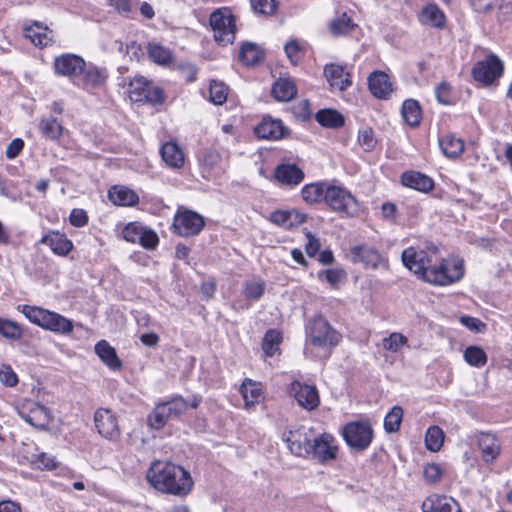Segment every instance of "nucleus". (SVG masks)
<instances>
[{
	"instance_id": "obj_1",
	"label": "nucleus",
	"mask_w": 512,
	"mask_h": 512,
	"mask_svg": "<svg viewBox=\"0 0 512 512\" xmlns=\"http://www.w3.org/2000/svg\"><path fill=\"white\" fill-rule=\"evenodd\" d=\"M146 477L158 491L179 497L187 496L194 485L189 471L169 461L153 462Z\"/></svg>"
},
{
	"instance_id": "obj_2",
	"label": "nucleus",
	"mask_w": 512,
	"mask_h": 512,
	"mask_svg": "<svg viewBox=\"0 0 512 512\" xmlns=\"http://www.w3.org/2000/svg\"><path fill=\"white\" fill-rule=\"evenodd\" d=\"M23 315L33 324L62 335L70 334L73 331V322L63 315L44 309L39 306H19Z\"/></svg>"
},
{
	"instance_id": "obj_3",
	"label": "nucleus",
	"mask_w": 512,
	"mask_h": 512,
	"mask_svg": "<svg viewBox=\"0 0 512 512\" xmlns=\"http://www.w3.org/2000/svg\"><path fill=\"white\" fill-rule=\"evenodd\" d=\"M340 341V334L322 316L314 317L306 329V342L330 352Z\"/></svg>"
},
{
	"instance_id": "obj_4",
	"label": "nucleus",
	"mask_w": 512,
	"mask_h": 512,
	"mask_svg": "<svg viewBox=\"0 0 512 512\" xmlns=\"http://www.w3.org/2000/svg\"><path fill=\"white\" fill-rule=\"evenodd\" d=\"M464 264L460 259L447 258L434 262L431 269L428 270L426 282L447 286L460 281L464 276Z\"/></svg>"
},
{
	"instance_id": "obj_5",
	"label": "nucleus",
	"mask_w": 512,
	"mask_h": 512,
	"mask_svg": "<svg viewBox=\"0 0 512 512\" xmlns=\"http://www.w3.org/2000/svg\"><path fill=\"white\" fill-rule=\"evenodd\" d=\"M324 202L332 211L347 217H353L359 211L357 199L343 186L329 183Z\"/></svg>"
},
{
	"instance_id": "obj_6",
	"label": "nucleus",
	"mask_w": 512,
	"mask_h": 512,
	"mask_svg": "<svg viewBox=\"0 0 512 512\" xmlns=\"http://www.w3.org/2000/svg\"><path fill=\"white\" fill-rule=\"evenodd\" d=\"M437 248L419 250L409 247L402 252V262L406 268L426 281L428 270L439 261Z\"/></svg>"
},
{
	"instance_id": "obj_7",
	"label": "nucleus",
	"mask_w": 512,
	"mask_h": 512,
	"mask_svg": "<svg viewBox=\"0 0 512 512\" xmlns=\"http://www.w3.org/2000/svg\"><path fill=\"white\" fill-rule=\"evenodd\" d=\"M346 444L353 450H366L373 440L371 424L365 420L348 422L342 430Z\"/></svg>"
},
{
	"instance_id": "obj_8",
	"label": "nucleus",
	"mask_w": 512,
	"mask_h": 512,
	"mask_svg": "<svg viewBox=\"0 0 512 512\" xmlns=\"http://www.w3.org/2000/svg\"><path fill=\"white\" fill-rule=\"evenodd\" d=\"M210 26L214 33V39L225 46L233 43L236 33L234 16L227 10H215L209 19Z\"/></svg>"
},
{
	"instance_id": "obj_9",
	"label": "nucleus",
	"mask_w": 512,
	"mask_h": 512,
	"mask_svg": "<svg viewBox=\"0 0 512 512\" xmlns=\"http://www.w3.org/2000/svg\"><path fill=\"white\" fill-rule=\"evenodd\" d=\"M504 72V64L495 54H489L478 61L472 68V76L475 81L489 86L495 83Z\"/></svg>"
},
{
	"instance_id": "obj_10",
	"label": "nucleus",
	"mask_w": 512,
	"mask_h": 512,
	"mask_svg": "<svg viewBox=\"0 0 512 512\" xmlns=\"http://www.w3.org/2000/svg\"><path fill=\"white\" fill-rule=\"evenodd\" d=\"M203 216L195 211L179 208L173 220V228L183 237L195 236L204 228Z\"/></svg>"
},
{
	"instance_id": "obj_11",
	"label": "nucleus",
	"mask_w": 512,
	"mask_h": 512,
	"mask_svg": "<svg viewBox=\"0 0 512 512\" xmlns=\"http://www.w3.org/2000/svg\"><path fill=\"white\" fill-rule=\"evenodd\" d=\"M283 441L286 442L291 453L296 456L306 457L311 453V431L304 426L285 432Z\"/></svg>"
},
{
	"instance_id": "obj_12",
	"label": "nucleus",
	"mask_w": 512,
	"mask_h": 512,
	"mask_svg": "<svg viewBox=\"0 0 512 512\" xmlns=\"http://www.w3.org/2000/svg\"><path fill=\"white\" fill-rule=\"evenodd\" d=\"M289 129L280 119L264 116L254 128V133L259 139L277 141L289 135Z\"/></svg>"
},
{
	"instance_id": "obj_13",
	"label": "nucleus",
	"mask_w": 512,
	"mask_h": 512,
	"mask_svg": "<svg viewBox=\"0 0 512 512\" xmlns=\"http://www.w3.org/2000/svg\"><path fill=\"white\" fill-rule=\"evenodd\" d=\"M94 423L102 437L109 440H117L120 437L118 421L111 410L99 408L94 414Z\"/></svg>"
},
{
	"instance_id": "obj_14",
	"label": "nucleus",
	"mask_w": 512,
	"mask_h": 512,
	"mask_svg": "<svg viewBox=\"0 0 512 512\" xmlns=\"http://www.w3.org/2000/svg\"><path fill=\"white\" fill-rule=\"evenodd\" d=\"M289 393L306 410H314L320 404L318 390L314 385L293 381L289 386Z\"/></svg>"
},
{
	"instance_id": "obj_15",
	"label": "nucleus",
	"mask_w": 512,
	"mask_h": 512,
	"mask_svg": "<svg viewBox=\"0 0 512 512\" xmlns=\"http://www.w3.org/2000/svg\"><path fill=\"white\" fill-rule=\"evenodd\" d=\"M85 61L75 54H63L54 60V71L56 74L66 77H74L83 73Z\"/></svg>"
},
{
	"instance_id": "obj_16",
	"label": "nucleus",
	"mask_w": 512,
	"mask_h": 512,
	"mask_svg": "<svg viewBox=\"0 0 512 512\" xmlns=\"http://www.w3.org/2000/svg\"><path fill=\"white\" fill-rule=\"evenodd\" d=\"M19 413L27 423L39 429L46 428L51 419L49 409L36 402H28Z\"/></svg>"
},
{
	"instance_id": "obj_17",
	"label": "nucleus",
	"mask_w": 512,
	"mask_h": 512,
	"mask_svg": "<svg viewBox=\"0 0 512 512\" xmlns=\"http://www.w3.org/2000/svg\"><path fill=\"white\" fill-rule=\"evenodd\" d=\"M311 448L310 454L320 462L336 458L337 446L334 444V438L330 434H323L314 438L311 443Z\"/></svg>"
},
{
	"instance_id": "obj_18",
	"label": "nucleus",
	"mask_w": 512,
	"mask_h": 512,
	"mask_svg": "<svg viewBox=\"0 0 512 512\" xmlns=\"http://www.w3.org/2000/svg\"><path fill=\"white\" fill-rule=\"evenodd\" d=\"M352 261L362 263L365 268L376 269L382 257L378 250L367 245H358L351 248Z\"/></svg>"
},
{
	"instance_id": "obj_19",
	"label": "nucleus",
	"mask_w": 512,
	"mask_h": 512,
	"mask_svg": "<svg viewBox=\"0 0 512 512\" xmlns=\"http://www.w3.org/2000/svg\"><path fill=\"white\" fill-rule=\"evenodd\" d=\"M423 512H461L459 504L451 497L433 495L422 503Z\"/></svg>"
},
{
	"instance_id": "obj_20",
	"label": "nucleus",
	"mask_w": 512,
	"mask_h": 512,
	"mask_svg": "<svg viewBox=\"0 0 512 512\" xmlns=\"http://www.w3.org/2000/svg\"><path fill=\"white\" fill-rule=\"evenodd\" d=\"M401 183L411 189L429 193L434 189V181L418 171H406L401 176Z\"/></svg>"
},
{
	"instance_id": "obj_21",
	"label": "nucleus",
	"mask_w": 512,
	"mask_h": 512,
	"mask_svg": "<svg viewBox=\"0 0 512 512\" xmlns=\"http://www.w3.org/2000/svg\"><path fill=\"white\" fill-rule=\"evenodd\" d=\"M40 243L48 245L53 253L59 256H66L73 249L72 241L58 231H51L44 235Z\"/></svg>"
},
{
	"instance_id": "obj_22",
	"label": "nucleus",
	"mask_w": 512,
	"mask_h": 512,
	"mask_svg": "<svg viewBox=\"0 0 512 512\" xmlns=\"http://www.w3.org/2000/svg\"><path fill=\"white\" fill-rule=\"evenodd\" d=\"M370 92L379 99H386L392 92V84L389 76L382 71H374L368 77Z\"/></svg>"
},
{
	"instance_id": "obj_23",
	"label": "nucleus",
	"mask_w": 512,
	"mask_h": 512,
	"mask_svg": "<svg viewBox=\"0 0 512 512\" xmlns=\"http://www.w3.org/2000/svg\"><path fill=\"white\" fill-rule=\"evenodd\" d=\"M478 446L481 450L482 459L486 463L493 462L500 454L501 445L495 435L490 433H480L478 436Z\"/></svg>"
},
{
	"instance_id": "obj_24",
	"label": "nucleus",
	"mask_w": 512,
	"mask_h": 512,
	"mask_svg": "<svg viewBox=\"0 0 512 512\" xmlns=\"http://www.w3.org/2000/svg\"><path fill=\"white\" fill-rule=\"evenodd\" d=\"M24 36L31 40L35 46L39 47H47L53 42L52 31L40 22H35L31 26L25 27Z\"/></svg>"
},
{
	"instance_id": "obj_25",
	"label": "nucleus",
	"mask_w": 512,
	"mask_h": 512,
	"mask_svg": "<svg viewBox=\"0 0 512 512\" xmlns=\"http://www.w3.org/2000/svg\"><path fill=\"white\" fill-rule=\"evenodd\" d=\"M304 177V172L295 164H281L275 169V178L282 184L296 186Z\"/></svg>"
},
{
	"instance_id": "obj_26",
	"label": "nucleus",
	"mask_w": 512,
	"mask_h": 512,
	"mask_svg": "<svg viewBox=\"0 0 512 512\" xmlns=\"http://www.w3.org/2000/svg\"><path fill=\"white\" fill-rule=\"evenodd\" d=\"M419 21L424 25L442 29L446 25V16L438 5L431 3L421 9Z\"/></svg>"
},
{
	"instance_id": "obj_27",
	"label": "nucleus",
	"mask_w": 512,
	"mask_h": 512,
	"mask_svg": "<svg viewBox=\"0 0 512 512\" xmlns=\"http://www.w3.org/2000/svg\"><path fill=\"white\" fill-rule=\"evenodd\" d=\"M324 75L330 86L340 91L346 90L351 85L349 75L345 76L344 68L336 64H328L324 68Z\"/></svg>"
},
{
	"instance_id": "obj_28",
	"label": "nucleus",
	"mask_w": 512,
	"mask_h": 512,
	"mask_svg": "<svg viewBox=\"0 0 512 512\" xmlns=\"http://www.w3.org/2000/svg\"><path fill=\"white\" fill-rule=\"evenodd\" d=\"M110 201L118 206H135L139 202L138 195L130 188L113 186L108 191Z\"/></svg>"
},
{
	"instance_id": "obj_29",
	"label": "nucleus",
	"mask_w": 512,
	"mask_h": 512,
	"mask_svg": "<svg viewBox=\"0 0 512 512\" xmlns=\"http://www.w3.org/2000/svg\"><path fill=\"white\" fill-rule=\"evenodd\" d=\"M240 393L243 397L246 408L258 404L263 398V389L261 383L253 381L249 378H246L242 382L240 386Z\"/></svg>"
},
{
	"instance_id": "obj_30",
	"label": "nucleus",
	"mask_w": 512,
	"mask_h": 512,
	"mask_svg": "<svg viewBox=\"0 0 512 512\" xmlns=\"http://www.w3.org/2000/svg\"><path fill=\"white\" fill-rule=\"evenodd\" d=\"M95 352L111 370H120L122 368V362L118 358L115 348L106 340H100L96 343Z\"/></svg>"
},
{
	"instance_id": "obj_31",
	"label": "nucleus",
	"mask_w": 512,
	"mask_h": 512,
	"mask_svg": "<svg viewBox=\"0 0 512 512\" xmlns=\"http://www.w3.org/2000/svg\"><path fill=\"white\" fill-rule=\"evenodd\" d=\"M328 184V182H315L304 185L301 189L302 199L310 205L324 202Z\"/></svg>"
},
{
	"instance_id": "obj_32",
	"label": "nucleus",
	"mask_w": 512,
	"mask_h": 512,
	"mask_svg": "<svg viewBox=\"0 0 512 512\" xmlns=\"http://www.w3.org/2000/svg\"><path fill=\"white\" fill-rule=\"evenodd\" d=\"M163 161L172 168H180L184 164V154L174 142H166L160 149Z\"/></svg>"
},
{
	"instance_id": "obj_33",
	"label": "nucleus",
	"mask_w": 512,
	"mask_h": 512,
	"mask_svg": "<svg viewBox=\"0 0 512 512\" xmlns=\"http://www.w3.org/2000/svg\"><path fill=\"white\" fill-rule=\"evenodd\" d=\"M272 94L278 101H290L297 94L296 84L289 78H280L274 83Z\"/></svg>"
},
{
	"instance_id": "obj_34",
	"label": "nucleus",
	"mask_w": 512,
	"mask_h": 512,
	"mask_svg": "<svg viewBox=\"0 0 512 512\" xmlns=\"http://www.w3.org/2000/svg\"><path fill=\"white\" fill-rule=\"evenodd\" d=\"M147 53L151 61L161 66H169L173 61V53L169 48L155 42L148 43Z\"/></svg>"
},
{
	"instance_id": "obj_35",
	"label": "nucleus",
	"mask_w": 512,
	"mask_h": 512,
	"mask_svg": "<svg viewBox=\"0 0 512 512\" xmlns=\"http://www.w3.org/2000/svg\"><path fill=\"white\" fill-rule=\"evenodd\" d=\"M39 130L49 140H58L63 133V126L55 117H43L39 121Z\"/></svg>"
},
{
	"instance_id": "obj_36",
	"label": "nucleus",
	"mask_w": 512,
	"mask_h": 512,
	"mask_svg": "<svg viewBox=\"0 0 512 512\" xmlns=\"http://www.w3.org/2000/svg\"><path fill=\"white\" fill-rule=\"evenodd\" d=\"M439 146L443 154L449 158L458 157L464 150V142L454 135L443 136L439 140Z\"/></svg>"
},
{
	"instance_id": "obj_37",
	"label": "nucleus",
	"mask_w": 512,
	"mask_h": 512,
	"mask_svg": "<svg viewBox=\"0 0 512 512\" xmlns=\"http://www.w3.org/2000/svg\"><path fill=\"white\" fill-rule=\"evenodd\" d=\"M240 60L247 66L255 65L263 60L264 52L254 43H244L239 53Z\"/></svg>"
},
{
	"instance_id": "obj_38",
	"label": "nucleus",
	"mask_w": 512,
	"mask_h": 512,
	"mask_svg": "<svg viewBox=\"0 0 512 512\" xmlns=\"http://www.w3.org/2000/svg\"><path fill=\"white\" fill-rule=\"evenodd\" d=\"M316 121L329 128H339L344 125V117L336 110L322 109L315 115Z\"/></svg>"
},
{
	"instance_id": "obj_39",
	"label": "nucleus",
	"mask_w": 512,
	"mask_h": 512,
	"mask_svg": "<svg viewBox=\"0 0 512 512\" xmlns=\"http://www.w3.org/2000/svg\"><path fill=\"white\" fill-rule=\"evenodd\" d=\"M402 116L405 122L412 126H418L421 120V108L419 103L413 99H407L402 105Z\"/></svg>"
},
{
	"instance_id": "obj_40",
	"label": "nucleus",
	"mask_w": 512,
	"mask_h": 512,
	"mask_svg": "<svg viewBox=\"0 0 512 512\" xmlns=\"http://www.w3.org/2000/svg\"><path fill=\"white\" fill-rule=\"evenodd\" d=\"M169 420L180 417L188 408L187 401L181 396L172 398L169 401L160 403Z\"/></svg>"
},
{
	"instance_id": "obj_41",
	"label": "nucleus",
	"mask_w": 512,
	"mask_h": 512,
	"mask_svg": "<svg viewBox=\"0 0 512 512\" xmlns=\"http://www.w3.org/2000/svg\"><path fill=\"white\" fill-rule=\"evenodd\" d=\"M281 333L275 329L268 330L262 341V349L266 356L272 357L279 351L281 343Z\"/></svg>"
},
{
	"instance_id": "obj_42",
	"label": "nucleus",
	"mask_w": 512,
	"mask_h": 512,
	"mask_svg": "<svg viewBox=\"0 0 512 512\" xmlns=\"http://www.w3.org/2000/svg\"><path fill=\"white\" fill-rule=\"evenodd\" d=\"M150 82L143 76H136L128 86L129 98L133 102H142V96L145 94Z\"/></svg>"
},
{
	"instance_id": "obj_43",
	"label": "nucleus",
	"mask_w": 512,
	"mask_h": 512,
	"mask_svg": "<svg viewBox=\"0 0 512 512\" xmlns=\"http://www.w3.org/2000/svg\"><path fill=\"white\" fill-rule=\"evenodd\" d=\"M444 442V432L438 426L428 428L425 435V445L429 451L437 452L441 449Z\"/></svg>"
},
{
	"instance_id": "obj_44",
	"label": "nucleus",
	"mask_w": 512,
	"mask_h": 512,
	"mask_svg": "<svg viewBox=\"0 0 512 512\" xmlns=\"http://www.w3.org/2000/svg\"><path fill=\"white\" fill-rule=\"evenodd\" d=\"M404 411L400 406H394L384 418V429L387 433H395L400 429Z\"/></svg>"
},
{
	"instance_id": "obj_45",
	"label": "nucleus",
	"mask_w": 512,
	"mask_h": 512,
	"mask_svg": "<svg viewBox=\"0 0 512 512\" xmlns=\"http://www.w3.org/2000/svg\"><path fill=\"white\" fill-rule=\"evenodd\" d=\"M266 283L264 280H250L246 281L243 286V294L247 299L258 301L265 292Z\"/></svg>"
},
{
	"instance_id": "obj_46",
	"label": "nucleus",
	"mask_w": 512,
	"mask_h": 512,
	"mask_svg": "<svg viewBox=\"0 0 512 512\" xmlns=\"http://www.w3.org/2000/svg\"><path fill=\"white\" fill-rule=\"evenodd\" d=\"M464 359L471 366L482 367L487 362V355L482 348L470 346L464 351Z\"/></svg>"
},
{
	"instance_id": "obj_47",
	"label": "nucleus",
	"mask_w": 512,
	"mask_h": 512,
	"mask_svg": "<svg viewBox=\"0 0 512 512\" xmlns=\"http://www.w3.org/2000/svg\"><path fill=\"white\" fill-rule=\"evenodd\" d=\"M354 27L355 24L352 19L346 13H343L340 17L331 22L330 31L333 35L339 36L349 33Z\"/></svg>"
},
{
	"instance_id": "obj_48",
	"label": "nucleus",
	"mask_w": 512,
	"mask_h": 512,
	"mask_svg": "<svg viewBox=\"0 0 512 512\" xmlns=\"http://www.w3.org/2000/svg\"><path fill=\"white\" fill-rule=\"evenodd\" d=\"M0 334L10 340H17L22 337V329L18 323L0 317Z\"/></svg>"
},
{
	"instance_id": "obj_49",
	"label": "nucleus",
	"mask_w": 512,
	"mask_h": 512,
	"mask_svg": "<svg viewBox=\"0 0 512 512\" xmlns=\"http://www.w3.org/2000/svg\"><path fill=\"white\" fill-rule=\"evenodd\" d=\"M168 421L169 419L160 403L155 406L147 417L148 425L155 430L162 429Z\"/></svg>"
},
{
	"instance_id": "obj_50",
	"label": "nucleus",
	"mask_w": 512,
	"mask_h": 512,
	"mask_svg": "<svg viewBox=\"0 0 512 512\" xmlns=\"http://www.w3.org/2000/svg\"><path fill=\"white\" fill-rule=\"evenodd\" d=\"M209 92L210 101L216 105H221L227 99L228 87L223 82L213 80L210 83Z\"/></svg>"
},
{
	"instance_id": "obj_51",
	"label": "nucleus",
	"mask_w": 512,
	"mask_h": 512,
	"mask_svg": "<svg viewBox=\"0 0 512 512\" xmlns=\"http://www.w3.org/2000/svg\"><path fill=\"white\" fill-rule=\"evenodd\" d=\"M83 81L86 86L97 87L104 83L106 79L105 71L97 67L84 69Z\"/></svg>"
},
{
	"instance_id": "obj_52",
	"label": "nucleus",
	"mask_w": 512,
	"mask_h": 512,
	"mask_svg": "<svg viewBox=\"0 0 512 512\" xmlns=\"http://www.w3.org/2000/svg\"><path fill=\"white\" fill-rule=\"evenodd\" d=\"M346 277V272L342 268H333L326 269L318 273V278L321 280L325 278V280L332 286L337 287V285L344 281Z\"/></svg>"
},
{
	"instance_id": "obj_53",
	"label": "nucleus",
	"mask_w": 512,
	"mask_h": 512,
	"mask_svg": "<svg viewBox=\"0 0 512 512\" xmlns=\"http://www.w3.org/2000/svg\"><path fill=\"white\" fill-rule=\"evenodd\" d=\"M251 7L254 12L263 15H273L277 10L276 0H250Z\"/></svg>"
},
{
	"instance_id": "obj_54",
	"label": "nucleus",
	"mask_w": 512,
	"mask_h": 512,
	"mask_svg": "<svg viewBox=\"0 0 512 512\" xmlns=\"http://www.w3.org/2000/svg\"><path fill=\"white\" fill-rule=\"evenodd\" d=\"M407 344V338L397 332L391 333L388 337L383 339V346L386 350L397 352L401 346Z\"/></svg>"
},
{
	"instance_id": "obj_55",
	"label": "nucleus",
	"mask_w": 512,
	"mask_h": 512,
	"mask_svg": "<svg viewBox=\"0 0 512 512\" xmlns=\"http://www.w3.org/2000/svg\"><path fill=\"white\" fill-rule=\"evenodd\" d=\"M376 139L374 137V132L371 128L366 127L359 130L358 133V143L363 148L364 151L369 152L373 150L376 145Z\"/></svg>"
},
{
	"instance_id": "obj_56",
	"label": "nucleus",
	"mask_w": 512,
	"mask_h": 512,
	"mask_svg": "<svg viewBox=\"0 0 512 512\" xmlns=\"http://www.w3.org/2000/svg\"><path fill=\"white\" fill-rule=\"evenodd\" d=\"M284 50L287 58L290 60L292 64L297 65L301 61L303 57V50L296 40H291L287 42L284 47Z\"/></svg>"
},
{
	"instance_id": "obj_57",
	"label": "nucleus",
	"mask_w": 512,
	"mask_h": 512,
	"mask_svg": "<svg viewBox=\"0 0 512 512\" xmlns=\"http://www.w3.org/2000/svg\"><path fill=\"white\" fill-rule=\"evenodd\" d=\"M32 464L37 465L40 469H48L52 470L57 467V463L55 458L47 453H40L38 455H33L30 460Z\"/></svg>"
},
{
	"instance_id": "obj_58",
	"label": "nucleus",
	"mask_w": 512,
	"mask_h": 512,
	"mask_svg": "<svg viewBox=\"0 0 512 512\" xmlns=\"http://www.w3.org/2000/svg\"><path fill=\"white\" fill-rule=\"evenodd\" d=\"M0 382L7 387H14L17 385L18 377L10 365L1 366Z\"/></svg>"
},
{
	"instance_id": "obj_59",
	"label": "nucleus",
	"mask_w": 512,
	"mask_h": 512,
	"mask_svg": "<svg viewBox=\"0 0 512 512\" xmlns=\"http://www.w3.org/2000/svg\"><path fill=\"white\" fill-rule=\"evenodd\" d=\"M142 101L151 104H161L164 101L163 90L157 86H151L147 88L145 94L142 96Z\"/></svg>"
},
{
	"instance_id": "obj_60",
	"label": "nucleus",
	"mask_w": 512,
	"mask_h": 512,
	"mask_svg": "<svg viewBox=\"0 0 512 512\" xmlns=\"http://www.w3.org/2000/svg\"><path fill=\"white\" fill-rule=\"evenodd\" d=\"M158 242L159 238L153 230L143 228L138 243L146 249H154L158 245Z\"/></svg>"
},
{
	"instance_id": "obj_61",
	"label": "nucleus",
	"mask_w": 512,
	"mask_h": 512,
	"mask_svg": "<svg viewBox=\"0 0 512 512\" xmlns=\"http://www.w3.org/2000/svg\"><path fill=\"white\" fill-rule=\"evenodd\" d=\"M221 161L220 154L212 149L206 150L201 159L203 169L212 170L215 168Z\"/></svg>"
},
{
	"instance_id": "obj_62",
	"label": "nucleus",
	"mask_w": 512,
	"mask_h": 512,
	"mask_svg": "<svg viewBox=\"0 0 512 512\" xmlns=\"http://www.w3.org/2000/svg\"><path fill=\"white\" fill-rule=\"evenodd\" d=\"M452 88L447 82H441L435 89L436 98L439 103L449 105L452 103L451 100Z\"/></svg>"
},
{
	"instance_id": "obj_63",
	"label": "nucleus",
	"mask_w": 512,
	"mask_h": 512,
	"mask_svg": "<svg viewBox=\"0 0 512 512\" xmlns=\"http://www.w3.org/2000/svg\"><path fill=\"white\" fill-rule=\"evenodd\" d=\"M69 221L74 227H84L88 223L87 212L83 209L74 208L70 212Z\"/></svg>"
},
{
	"instance_id": "obj_64",
	"label": "nucleus",
	"mask_w": 512,
	"mask_h": 512,
	"mask_svg": "<svg viewBox=\"0 0 512 512\" xmlns=\"http://www.w3.org/2000/svg\"><path fill=\"white\" fill-rule=\"evenodd\" d=\"M143 227L129 223L123 230V237L126 241L136 243L139 241Z\"/></svg>"
}]
</instances>
